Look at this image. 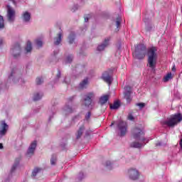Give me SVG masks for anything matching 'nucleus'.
Instances as JSON below:
<instances>
[{"label":"nucleus","instance_id":"obj_1","mask_svg":"<svg viewBox=\"0 0 182 182\" xmlns=\"http://www.w3.org/2000/svg\"><path fill=\"white\" fill-rule=\"evenodd\" d=\"M146 55H148L147 66L152 70L156 69L157 65V49L156 47H152L147 50V47L144 44H138L135 46V50L133 53L135 59L142 60L146 58Z\"/></svg>","mask_w":182,"mask_h":182},{"label":"nucleus","instance_id":"obj_2","mask_svg":"<svg viewBox=\"0 0 182 182\" xmlns=\"http://www.w3.org/2000/svg\"><path fill=\"white\" fill-rule=\"evenodd\" d=\"M132 137L135 139V140H138V141H134L131 144V147L134 149H141L144 146V143H149V140L144 137V131L143 129L135 127L132 129Z\"/></svg>","mask_w":182,"mask_h":182},{"label":"nucleus","instance_id":"obj_3","mask_svg":"<svg viewBox=\"0 0 182 182\" xmlns=\"http://www.w3.org/2000/svg\"><path fill=\"white\" fill-rule=\"evenodd\" d=\"M182 120V116L181 113L171 115L170 118H167L166 120L162 122L163 126H167L168 127H174L177 126Z\"/></svg>","mask_w":182,"mask_h":182},{"label":"nucleus","instance_id":"obj_4","mask_svg":"<svg viewBox=\"0 0 182 182\" xmlns=\"http://www.w3.org/2000/svg\"><path fill=\"white\" fill-rule=\"evenodd\" d=\"M93 99H95V92H90L85 94L82 100L83 106H85V107H89L92 105Z\"/></svg>","mask_w":182,"mask_h":182},{"label":"nucleus","instance_id":"obj_5","mask_svg":"<svg viewBox=\"0 0 182 182\" xmlns=\"http://www.w3.org/2000/svg\"><path fill=\"white\" fill-rule=\"evenodd\" d=\"M6 16L7 20L10 22V23H14V22H15L16 11L12 7H11V6H7Z\"/></svg>","mask_w":182,"mask_h":182},{"label":"nucleus","instance_id":"obj_6","mask_svg":"<svg viewBox=\"0 0 182 182\" xmlns=\"http://www.w3.org/2000/svg\"><path fill=\"white\" fill-rule=\"evenodd\" d=\"M21 45L19 43H16L11 50L13 58L18 59L21 56Z\"/></svg>","mask_w":182,"mask_h":182},{"label":"nucleus","instance_id":"obj_7","mask_svg":"<svg viewBox=\"0 0 182 182\" xmlns=\"http://www.w3.org/2000/svg\"><path fill=\"white\" fill-rule=\"evenodd\" d=\"M117 127L120 132L121 137H123V136H126V134L127 133V124L126 123V122L119 121L117 124Z\"/></svg>","mask_w":182,"mask_h":182},{"label":"nucleus","instance_id":"obj_8","mask_svg":"<svg viewBox=\"0 0 182 182\" xmlns=\"http://www.w3.org/2000/svg\"><path fill=\"white\" fill-rule=\"evenodd\" d=\"M128 176L130 180L136 181L139 179V176H140V173H139V171L136 168H130L128 171Z\"/></svg>","mask_w":182,"mask_h":182},{"label":"nucleus","instance_id":"obj_9","mask_svg":"<svg viewBox=\"0 0 182 182\" xmlns=\"http://www.w3.org/2000/svg\"><path fill=\"white\" fill-rule=\"evenodd\" d=\"M0 139H2L5 134H6V132H8L9 126L7 125L6 122L5 121H1L0 124Z\"/></svg>","mask_w":182,"mask_h":182},{"label":"nucleus","instance_id":"obj_10","mask_svg":"<svg viewBox=\"0 0 182 182\" xmlns=\"http://www.w3.org/2000/svg\"><path fill=\"white\" fill-rule=\"evenodd\" d=\"M144 22L145 23V30L146 31V32H151V31L154 29V26L151 23V20L145 18L144 19Z\"/></svg>","mask_w":182,"mask_h":182},{"label":"nucleus","instance_id":"obj_11","mask_svg":"<svg viewBox=\"0 0 182 182\" xmlns=\"http://www.w3.org/2000/svg\"><path fill=\"white\" fill-rule=\"evenodd\" d=\"M36 149V141H33L31 144L27 151V153H26L27 157H31V156H33V153H35Z\"/></svg>","mask_w":182,"mask_h":182},{"label":"nucleus","instance_id":"obj_12","mask_svg":"<svg viewBox=\"0 0 182 182\" xmlns=\"http://www.w3.org/2000/svg\"><path fill=\"white\" fill-rule=\"evenodd\" d=\"M109 42H110V37H107V38H105L103 43L101 45L98 46L97 50H99V52H102V50L106 49V48L109 46Z\"/></svg>","mask_w":182,"mask_h":182},{"label":"nucleus","instance_id":"obj_13","mask_svg":"<svg viewBox=\"0 0 182 182\" xmlns=\"http://www.w3.org/2000/svg\"><path fill=\"white\" fill-rule=\"evenodd\" d=\"M102 79L105 81L106 83H108L109 85H112V82H113V77L108 72H105L102 75Z\"/></svg>","mask_w":182,"mask_h":182},{"label":"nucleus","instance_id":"obj_14","mask_svg":"<svg viewBox=\"0 0 182 182\" xmlns=\"http://www.w3.org/2000/svg\"><path fill=\"white\" fill-rule=\"evenodd\" d=\"M122 23V18L120 17L117 18L115 20H114L112 26H115V32H119V30L120 29V25Z\"/></svg>","mask_w":182,"mask_h":182},{"label":"nucleus","instance_id":"obj_15","mask_svg":"<svg viewBox=\"0 0 182 182\" xmlns=\"http://www.w3.org/2000/svg\"><path fill=\"white\" fill-rule=\"evenodd\" d=\"M107 102H109V95H102L100 97L99 104L101 105V106L106 105Z\"/></svg>","mask_w":182,"mask_h":182},{"label":"nucleus","instance_id":"obj_16","mask_svg":"<svg viewBox=\"0 0 182 182\" xmlns=\"http://www.w3.org/2000/svg\"><path fill=\"white\" fill-rule=\"evenodd\" d=\"M23 22L28 23L31 21V13L28 11H24L21 16Z\"/></svg>","mask_w":182,"mask_h":182},{"label":"nucleus","instance_id":"obj_17","mask_svg":"<svg viewBox=\"0 0 182 182\" xmlns=\"http://www.w3.org/2000/svg\"><path fill=\"white\" fill-rule=\"evenodd\" d=\"M70 113H73V109L70 105H66L63 107V114L68 115L70 114Z\"/></svg>","mask_w":182,"mask_h":182},{"label":"nucleus","instance_id":"obj_18","mask_svg":"<svg viewBox=\"0 0 182 182\" xmlns=\"http://www.w3.org/2000/svg\"><path fill=\"white\" fill-rule=\"evenodd\" d=\"M89 85V79L85 78L80 83V89H86Z\"/></svg>","mask_w":182,"mask_h":182},{"label":"nucleus","instance_id":"obj_19","mask_svg":"<svg viewBox=\"0 0 182 182\" xmlns=\"http://www.w3.org/2000/svg\"><path fill=\"white\" fill-rule=\"evenodd\" d=\"M60 42H62V33H59L58 36L54 38V45L58 46L60 45Z\"/></svg>","mask_w":182,"mask_h":182},{"label":"nucleus","instance_id":"obj_20","mask_svg":"<svg viewBox=\"0 0 182 182\" xmlns=\"http://www.w3.org/2000/svg\"><path fill=\"white\" fill-rule=\"evenodd\" d=\"M83 132H85V126H82L79 128L77 134H76V139L79 140L80 137H82V134H83Z\"/></svg>","mask_w":182,"mask_h":182},{"label":"nucleus","instance_id":"obj_21","mask_svg":"<svg viewBox=\"0 0 182 182\" xmlns=\"http://www.w3.org/2000/svg\"><path fill=\"white\" fill-rule=\"evenodd\" d=\"M43 97V94L42 92H36L34 94L33 100L34 102H38V100H41Z\"/></svg>","mask_w":182,"mask_h":182},{"label":"nucleus","instance_id":"obj_22","mask_svg":"<svg viewBox=\"0 0 182 182\" xmlns=\"http://www.w3.org/2000/svg\"><path fill=\"white\" fill-rule=\"evenodd\" d=\"M21 159H16V161L14 162V165L11 167V173H14L15 171V170H16V168H18V166H19V161Z\"/></svg>","mask_w":182,"mask_h":182},{"label":"nucleus","instance_id":"obj_23","mask_svg":"<svg viewBox=\"0 0 182 182\" xmlns=\"http://www.w3.org/2000/svg\"><path fill=\"white\" fill-rule=\"evenodd\" d=\"M109 107L112 110H116V109H119V107H120V101H115L113 105H110Z\"/></svg>","mask_w":182,"mask_h":182},{"label":"nucleus","instance_id":"obj_24","mask_svg":"<svg viewBox=\"0 0 182 182\" xmlns=\"http://www.w3.org/2000/svg\"><path fill=\"white\" fill-rule=\"evenodd\" d=\"M124 98L126 99L128 103H130V102H132V92H125Z\"/></svg>","mask_w":182,"mask_h":182},{"label":"nucleus","instance_id":"obj_25","mask_svg":"<svg viewBox=\"0 0 182 182\" xmlns=\"http://www.w3.org/2000/svg\"><path fill=\"white\" fill-rule=\"evenodd\" d=\"M19 72V70L17 68H14L11 70V74L9 75V78L12 79V77H15V76H18V73Z\"/></svg>","mask_w":182,"mask_h":182},{"label":"nucleus","instance_id":"obj_26","mask_svg":"<svg viewBox=\"0 0 182 182\" xmlns=\"http://www.w3.org/2000/svg\"><path fill=\"white\" fill-rule=\"evenodd\" d=\"M26 52V53H31V52H32V43H31V41L27 42Z\"/></svg>","mask_w":182,"mask_h":182},{"label":"nucleus","instance_id":"obj_27","mask_svg":"<svg viewBox=\"0 0 182 182\" xmlns=\"http://www.w3.org/2000/svg\"><path fill=\"white\" fill-rule=\"evenodd\" d=\"M5 28V21L4 20V16L0 15V31H2Z\"/></svg>","mask_w":182,"mask_h":182},{"label":"nucleus","instance_id":"obj_28","mask_svg":"<svg viewBox=\"0 0 182 182\" xmlns=\"http://www.w3.org/2000/svg\"><path fill=\"white\" fill-rule=\"evenodd\" d=\"M173 79V75H171V73H168L164 77V82H168V80H171Z\"/></svg>","mask_w":182,"mask_h":182},{"label":"nucleus","instance_id":"obj_29","mask_svg":"<svg viewBox=\"0 0 182 182\" xmlns=\"http://www.w3.org/2000/svg\"><path fill=\"white\" fill-rule=\"evenodd\" d=\"M68 40H69V43L72 45V43L75 42V33H71L68 37Z\"/></svg>","mask_w":182,"mask_h":182},{"label":"nucleus","instance_id":"obj_30","mask_svg":"<svg viewBox=\"0 0 182 182\" xmlns=\"http://www.w3.org/2000/svg\"><path fill=\"white\" fill-rule=\"evenodd\" d=\"M35 43L38 48H42V46H43V42H42V40L41 39L36 40Z\"/></svg>","mask_w":182,"mask_h":182},{"label":"nucleus","instance_id":"obj_31","mask_svg":"<svg viewBox=\"0 0 182 182\" xmlns=\"http://www.w3.org/2000/svg\"><path fill=\"white\" fill-rule=\"evenodd\" d=\"M41 169L40 168H36L33 169V172H32V176L33 177H36V175L38 173H41Z\"/></svg>","mask_w":182,"mask_h":182},{"label":"nucleus","instance_id":"obj_32","mask_svg":"<svg viewBox=\"0 0 182 182\" xmlns=\"http://www.w3.org/2000/svg\"><path fill=\"white\" fill-rule=\"evenodd\" d=\"M83 178H85V175L82 173V172H80L77 177V182H80V181L83 180Z\"/></svg>","mask_w":182,"mask_h":182},{"label":"nucleus","instance_id":"obj_33","mask_svg":"<svg viewBox=\"0 0 182 182\" xmlns=\"http://www.w3.org/2000/svg\"><path fill=\"white\" fill-rule=\"evenodd\" d=\"M73 60V55H70L67 56L65 60V63H72V61Z\"/></svg>","mask_w":182,"mask_h":182},{"label":"nucleus","instance_id":"obj_34","mask_svg":"<svg viewBox=\"0 0 182 182\" xmlns=\"http://www.w3.org/2000/svg\"><path fill=\"white\" fill-rule=\"evenodd\" d=\"M50 164L51 166H55L56 164V155H53L50 159Z\"/></svg>","mask_w":182,"mask_h":182},{"label":"nucleus","instance_id":"obj_35","mask_svg":"<svg viewBox=\"0 0 182 182\" xmlns=\"http://www.w3.org/2000/svg\"><path fill=\"white\" fill-rule=\"evenodd\" d=\"M36 85H42L43 83V79L42 77H37L36 80Z\"/></svg>","mask_w":182,"mask_h":182},{"label":"nucleus","instance_id":"obj_36","mask_svg":"<svg viewBox=\"0 0 182 182\" xmlns=\"http://www.w3.org/2000/svg\"><path fill=\"white\" fill-rule=\"evenodd\" d=\"M105 166H106V167L108 168V170H112V162H110V161H107L105 163Z\"/></svg>","mask_w":182,"mask_h":182},{"label":"nucleus","instance_id":"obj_37","mask_svg":"<svg viewBox=\"0 0 182 182\" xmlns=\"http://www.w3.org/2000/svg\"><path fill=\"white\" fill-rule=\"evenodd\" d=\"M136 106H139V107L140 109H143V107H144V106H146V104H144V103H137V104H136Z\"/></svg>","mask_w":182,"mask_h":182},{"label":"nucleus","instance_id":"obj_38","mask_svg":"<svg viewBox=\"0 0 182 182\" xmlns=\"http://www.w3.org/2000/svg\"><path fill=\"white\" fill-rule=\"evenodd\" d=\"M92 115V113H90V112H88L86 115H85V119L86 120H89V119H90V116Z\"/></svg>","mask_w":182,"mask_h":182},{"label":"nucleus","instance_id":"obj_39","mask_svg":"<svg viewBox=\"0 0 182 182\" xmlns=\"http://www.w3.org/2000/svg\"><path fill=\"white\" fill-rule=\"evenodd\" d=\"M124 89H125V92H132V87L129 85L126 86Z\"/></svg>","mask_w":182,"mask_h":182},{"label":"nucleus","instance_id":"obj_40","mask_svg":"<svg viewBox=\"0 0 182 182\" xmlns=\"http://www.w3.org/2000/svg\"><path fill=\"white\" fill-rule=\"evenodd\" d=\"M60 70H58V73H57V75H56V79L59 80L60 79Z\"/></svg>","mask_w":182,"mask_h":182},{"label":"nucleus","instance_id":"obj_41","mask_svg":"<svg viewBox=\"0 0 182 182\" xmlns=\"http://www.w3.org/2000/svg\"><path fill=\"white\" fill-rule=\"evenodd\" d=\"M77 8H79V6L75 5L73 7V11L75 12V11H77Z\"/></svg>","mask_w":182,"mask_h":182},{"label":"nucleus","instance_id":"obj_42","mask_svg":"<svg viewBox=\"0 0 182 182\" xmlns=\"http://www.w3.org/2000/svg\"><path fill=\"white\" fill-rule=\"evenodd\" d=\"M128 119H129V120H134V117H133V115H132V114H129L128 116Z\"/></svg>","mask_w":182,"mask_h":182},{"label":"nucleus","instance_id":"obj_43","mask_svg":"<svg viewBox=\"0 0 182 182\" xmlns=\"http://www.w3.org/2000/svg\"><path fill=\"white\" fill-rule=\"evenodd\" d=\"M11 2H13L14 5H16L17 2H16V0H9Z\"/></svg>","mask_w":182,"mask_h":182},{"label":"nucleus","instance_id":"obj_44","mask_svg":"<svg viewBox=\"0 0 182 182\" xmlns=\"http://www.w3.org/2000/svg\"><path fill=\"white\" fill-rule=\"evenodd\" d=\"M179 144H180L181 150H182V137L181 138Z\"/></svg>","mask_w":182,"mask_h":182},{"label":"nucleus","instance_id":"obj_45","mask_svg":"<svg viewBox=\"0 0 182 182\" xmlns=\"http://www.w3.org/2000/svg\"><path fill=\"white\" fill-rule=\"evenodd\" d=\"M73 99H75V97H70L68 98V101L72 102V100H73Z\"/></svg>","mask_w":182,"mask_h":182},{"label":"nucleus","instance_id":"obj_46","mask_svg":"<svg viewBox=\"0 0 182 182\" xmlns=\"http://www.w3.org/2000/svg\"><path fill=\"white\" fill-rule=\"evenodd\" d=\"M4 43V40L2 38H0V46Z\"/></svg>","mask_w":182,"mask_h":182},{"label":"nucleus","instance_id":"obj_47","mask_svg":"<svg viewBox=\"0 0 182 182\" xmlns=\"http://www.w3.org/2000/svg\"><path fill=\"white\" fill-rule=\"evenodd\" d=\"M89 21V18L87 17L85 18V22H88Z\"/></svg>","mask_w":182,"mask_h":182},{"label":"nucleus","instance_id":"obj_48","mask_svg":"<svg viewBox=\"0 0 182 182\" xmlns=\"http://www.w3.org/2000/svg\"><path fill=\"white\" fill-rule=\"evenodd\" d=\"M0 149H4V145L2 144H0Z\"/></svg>","mask_w":182,"mask_h":182},{"label":"nucleus","instance_id":"obj_49","mask_svg":"<svg viewBox=\"0 0 182 182\" xmlns=\"http://www.w3.org/2000/svg\"><path fill=\"white\" fill-rule=\"evenodd\" d=\"M156 146H161V143H157Z\"/></svg>","mask_w":182,"mask_h":182},{"label":"nucleus","instance_id":"obj_50","mask_svg":"<svg viewBox=\"0 0 182 182\" xmlns=\"http://www.w3.org/2000/svg\"><path fill=\"white\" fill-rule=\"evenodd\" d=\"M172 70L173 71L176 70V67L173 66V68H172Z\"/></svg>","mask_w":182,"mask_h":182},{"label":"nucleus","instance_id":"obj_51","mask_svg":"<svg viewBox=\"0 0 182 182\" xmlns=\"http://www.w3.org/2000/svg\"><path fill=\"white\" fill-rule=\"evenodd\" d=\"M65 146H66V144H61V147H65Z\"/></svg>","mask_w":182,"mask_h":182},{"label":"nucleus","instance_id":"obj_52","mask_svg":"<svg viewBox=\"0 0 182 182\" xmlns=\"http://www.w3.org/2000/svg\"><path fill=\"white\" fill-rule=\"evenodd\" d=\"M113 124H114L112 123V124H111V125H110V126H113Z\"/></svg>","mask_w":182,"mask_h":182},{"label":"nucleus","instance_id":"obj_53","mask_svg":"<svg viewBox=\"0 0 182 182\" xmlns=\"http://www.w3.org/2000/svg\"><path fill=\"white\" fill-rule=\"evenodd\" d=\"M181 11H182V7H181Z\"/></svg>","mask_w":182,"mask_h":182}]
</instances>
